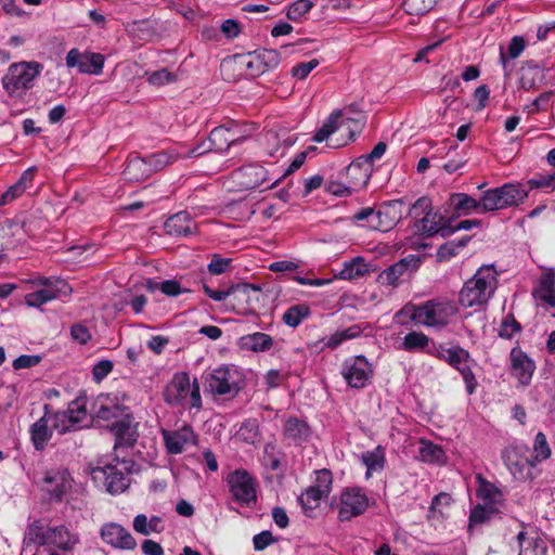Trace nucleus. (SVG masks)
Here are the masks:
<instances>
[{"mask_svg": "<svg viewBox=\"0 0 555 555\" xmlns=\"http://www.w3.org/2000/svg\"><path fill=\"white\" fill-rule=\"evenodd\" d=\"M496 284L498 279L494 266H482L463 285L459 295V302L465 308L483 306L494 294Z\"/></svg>", "mask_w": 555, "mask_h": 555, "instance_id": "nucleus-1", "label": "nucleus"}, {"mask_svg": "<svg viewBox=\"0 0 555 555\" xmlns=\"http://www.w3.org/2000/svg\"><path fill=\"white\" fill-rule=\"evenodd\" d=\"M43 69L42 64L36 61H23L9 66L2 77V87L13 99H23L26 92L35 86V80Z\"/></svg>", "mask_w": 555, "mask_h": 555, "instance_id": "nucleus-2", "label": "nucleus"}, {"mask_svg": "<svg viewBox=\"0 0 555 555\" xmlns=\"http://www.w3.org/2000/svg\"><path fill=\"white\" fill-rule=\"evenodd\" d=\"M400 313L409 314L416 324L441 328L456 313V308L449 301L428 300L422 305H406Z\"/></svg>", "mask_w": 555, "mask_h": 555, "instance_id": "nucleus-3", "label": "nucleus"}, {"mask_svg": "<svg viewBox=\"0 0 555 555\" xmlns=\"http://www.w3.org/2000/svg\"><path fill=\"white\" fill-rule=\"evenodd\" d=\"M528 191L520 183H504L483 192V212L496 211L521 205Z\"/></svg>", "mask_w": 555, "mask_h": 555, "instance_id": "nucleus-4", "label": "nucleus"}, {"mask_svg": "<svg viewBox=\"0 0 555 555\" xmlns=\"http://www.w3.org/2000/svg\"><path fill=\"white\" fill-rule=\"evenodd\" d=\"M205 390L214 396H235L241 389L242 376L232 365H221L204 376Z\"/></svg>", "mask_w": 555, "mask_h": 555, "instance_id": "nucleus-5", "label": "nucleus"}, {"mask_svg": "<svg viewBox=\"0 0 555 555\" xmlns=\"http://www.w3.org/2000/svg\"><path fill=\"white\" fill-rule=\"evenodd\" d=\"M261 287L249 283L232 285L231 301L227 308L238 315L255 313L260 301Z\"/></svg>", "mask_w": 555, "mask_h": 555, "instance_id": "nucleus-6", "label": "nucleus"}, {"mask_svg": "<svg viewBox=\"0 0 555 555\" xmlns=\"http://www.w3.org/2000/svg\"><path fill=\"white\" fill-rule=\"evenodd\" d=\"M227 482L233 499L241 505L250 506L257 502L256 481L245 469H235Z\"/></svg>", "mask_w": 555, "mask_h": 555, "instance_id": "nucleus-7", "label": "nucleus"}, {"mask_svg": "<svg viewBox=\"0 0 555 555\" xmlns=\"http://www.w3.org/2000/svg\"><path fill=\"white\" fill-rule=\"evenodd\" d=\"M528 452L527 444H513L502 450V459L516 479L526 480L531 477L530 468L535 464H532V459L528 457Z\"/></svg>", "mask_w": 555, "mask_h": 555, "instance_id": "nucleus-8", "label": "nucleus"}, {"mask_svg": "<svg viewBox=\"0 0 555 555\" xmlns=\"http://www.w3.org/2000/svg\"><path fill=\"white\" fill-rule=\"evenodd\" d=\"M414 233L423 237H433L439 235L442 238L452 235L451 220L446 219L439 211L427 210V212L416 219L413 224Z\"/></svg>", "mask_w": 555, "mask_h": 555, "instance_id": "nucleus-9", "label": "nucleus"}, {"mask_svg": "<svg viewBox=\"0 0 555 555\" xmlns=\"http://www.w3.org/2000/svg\"><path fill=\"white\" fill-rule=\"evenodd\" d=\"M341 375L347 384L357 389L364 388L373 376V369L364 356L345 360Z\"/></svg>", "mask_w": 555, "mask_h": 555, "instance_id": "nucleus-10", "label": "nucleus"}, {"mask_svg": "<svg viewBox=\"0 0 555 555\" xmlns=\"http://www.w3.org/2000/svg\"><path fill=\"white\" fill-rule=\"evenodd\" d=\"M422 262V257L417 255H408L395 262L392 266L383 270L378 275V281L383 285L397 286L401 278L415 272Z\"/></svg>", "mask_w": 555, "mask_h": 555, "instance_id": "nucleus-11", "label": "nucleus"}, {"mask_svg": "<svg viewBox=\"0 0 555 555\" xmlns=\"http://www.w3.org/2000/svg\"><path fill=\"white\" fill-rule=\"evenodd\" d=\"M369 506V500L361 489H346L340 495L338 516L341 521H348L362 515Z\"/></svg>", "mask_w": 555, "mask_h": 555, "instance_id": "nucleus-12", "label": "nucleus"}, {"mask_svg": "<svg viewBox=\"0 0 555 555\" xmlns=\"http://www.w3.org/2000/svg\"><path fill=\"white\" fill-rule=\"evenodd\" d=\"M175 156L166 152L149 155L145 158L140 156H133L129 159L124 173H132L134 171H141L144 173H154L163 171L166 167L175 162Z\"/></svg>", "mask_w": 555, "mask_h": 555, "instance_id": "nucleus-13", "label": "nucleus"}, {"mask_svg": "<svg viewBox=\"0 0 555 555\" xmlns=\"http://www.w3.org/2000/svg\"><path fill=\"white\" fill-rule=\"evenodd\" d=\"M66 65L77 67L81 74L100 75L104 66V56L101 53H81L72 49L66 55Z\"/></svg>", "mask_w": 555, "mask_h": 555, "instance_id": "nucleus-14", "label": "nucleus"}, {"mask_svg": "<svg viewBox=\"0 0 555 555\" xmlns=\"http://www.w3.org/2000/svg\"><path fill=\"white\" fill-rule=\"evenodd\" d=\"M102 540L114 548L132 551L137 547V541L132 534L117 522H107L101 528Z\"/></svg>", "mask_w": 555, "mask_h": 555, "instance_id": "nucleus-15", "label": "nucleus"}, {"mask_svg": "<svg viewBox=\"0 0 555 555\" xmlns=\"http://www.w3.org/2000/svg\"><path fill=\"white\" fill-rule=\"evenodd\" d=\"M279 180L271 181L268 178L259 179L258 176H227L223 186L228 192L242 193L254 190L263 192L271 189Z\"/></svg>", "mask_w": 555, "mask_h": 555, "instance_id": "nucleus-16", "label": "nucleus"}, {"mask_svg": "<svg viewBox=\"0 0 555 555\" xmlns=\"http://www.w3.org/2000/svg\"><path fill=\"white\" fill-rule=\"evenodd\" d=\"M509 360L513 375L518 379L520 385L528 386L535 371L534 361L518 346L511 350Z\"/></svg>", "mask_w": 555, "mask_h": 555, "instance_id": "nucleus-17", "label": "nucleus"}, {"mask_svg": "<svg viewBox=\"0 0 555 555\" xmlns=\"http://www.w3.org/2000/svg\"><path fill=\"white\" fill-rule=\"evenodd\" d=\"M231 130L233 129L230 127V122L214 128L208 138L209 147L197 146L192 153L198 156L212 150L220 153L225 152L231 145L237 144L238 137L231 138Z\"/></svg>", "mask_w": 555, "mask_h": 555, "instance_id": "nucleus-18", "label": "nucleus"}, {"mask_svg": "<svg viewBox=\"0 0 555 555\" xmlns=\"http://www.w3.org/2000/svg\"><path fill=\"white\" fill-rule=\"evenodd\" d=\"M94 479H104V486L111 494L124 492L129 486V479L115 465L106 464L93 470Z\"/></svg>", "mask_w": 555, "mask_h": 555, "instance_id": "nucleus-19", "label": "nucleus"}, {"mask_svg": "<svg viewBox=\"0 0 555 555\" xmlns=\"http://www.w3.org/2000/svg\"><path fill=\"white\" fill-rule=\"evenodd\" d=\"M191 388L190 376L186 372L176 373L164 390V399L171 405L181 404L188 399Z\"/></svg>", "mask_w": 555, "mask_h": 555, "instance_id": "nucleus-20", "label": "nucleus"}, {"mask_svg": "<svg viewBox=\"0 0 555 555\" xmlns=\"http://www.w3.org/2000/svg\"><path fill=\"white\" fill-rule=\"evenodd\" d=\"M163 438L169 454H180L186 446L196 443V436L190 426H183L178 430H163Z\"/></svg>", "mask_w": 555, "mask_h": 555, "instance_id": "nucleus-21", "label": "nucleus"}, {"mask_svg": "<svg viewBox=\"0 0 555 555\" xmlns=\"http://www.w3.org/2000/svg\"><path fill=\"white\" fill-rule=\"evenodd\" d=\"M43 482L48 486L47 492L51 500L62 501L65 493L70 489V478L66 469L48 470L43 477Z\"/></svg>", "mask_w": 555, "mask_h": 555, "instance_id": "nucleus-22", "label": "nucleus"}, {"mask_svg": "<svg viewBox=\"0 0 555 555\" xmlns=\"http://www.w3.org/2000/svg\"><path fill=\"white\" fill-rule=\"evenodd\" d=\"M401 204V201H392L384 204L376 210V220L372 222L371 230L382 232L391 230L401 217V211L398 209Z\"/></svg>", "mask_w": 555, "mask_h": 555, "instance_id": "nucleus-23", "label": "nucleus"}, {"mask_svg": "<svg viewBox=\"0 0 555 555\" xmlns=\"http://www.w3.org/2000/svg\"><path fill=\"white\" fill-rule=\"evenodd\" d=\"M164 229L168 235L186 236L194 232L196 223L189 212L180 211L166 220Z\"/></svg>", "mask_w": 555, "mask_h": 555, "instance_id": "nucleus-24", "label": "nucleus"}, {"mask_svg": "<svg viewBox=\"0 0 555 555\" xmlns=\"http://www.w3.org/2000/svg\"><path fill=\"white\" fill-rule=\"evenodd\" d=\"M476 480L478 482L476 495L482 501L481 504L501 508L504 503L502 491L480 474L476 476Z\"/></svg>", "mask_w": 555, "mask_h": 555, "instance_id": "nucleus-25", "label": "nucleus"}, {"mask_svg": "<svg viewBox=\"0 0 555 555\" xmlns=\"http://www.w3.org/2000/svg\"><path fill=\"white\" fill-rule=\"evenodd\" d=\"M46 413L30 427L31 441L36 450L41 451L46 448L52 437V428L48 425L49 405H44Z\"/></svg>", "mask_w": 555, "mask_h": 555, "instance_id": "nucleus-26", "label": "nucleus"}, {"mask_svg": "<svg viewBox=\"0 0 555 555\" xmlns=\"http://www.w3.org/2000/svg\"><path fill=\"white\" fill-rule=\"evenodd\" d=\"M48 545L54 546L62 552H69L78 542V538L73 535L68 529L61 525L49 528Z\"/></svg>", "mask_w": 555, "mask_h": 555, "instance_id": "nucleus-27", "label": "nucleus"}, {"mask_svg": "<svg viewBox=\"0 0 555 555\" xmlns=\"http://www.w3.org/2000/svg\"><path fill=\"white\" fill-rule=\"evenodd\" d=\"M430 353L438 359L446 361L453 369L459 367L462 362H469L470 360V353L460 346L446 348L440 345L435 347Z\"/></svg>", "mask_w": 555, "mask_h": 555, "instance_id": "nucleus-28", "label": "nucleus"}, {"mask_svg": "<svg viewBox=\"0 0 555 555\" xmlns=\"http://www.w3.org/2000/svg\"><path fill=\"white\" fill-rule=\"evenodd\" d=\"M519 546L518 555H546L547 547L545 542L538 534H528L520 531L517 534Z\"/></svg>", "mask_w": 555, "mask_h": 555, "instance_id": "nucleus-29", "label": "nucleus"}, {"mask_svg": "<svg viewBox=\"0 0 555 555\" xmlns=\"http://www.w3.org/2000/svg\"><path fill=\"white\" fill-rule=\"evenodd\" d=\"M111 430L115 436V450L122 447L129 448L133 446L137 440L134 431L131 430L128 417L113 423L111 425Z\"/></svg>", "mask_w": 555, "mask_h": 555, "instance_id": "nucleus-30", "label": "nucleus"}, {"mask_svg": "<svg viewBox=\"0 0 555 555\" xmlns=\"http://www.w3.org/2000/svg\"><path fill=\"white\" fill-rule=\"evenodd\" d=\"M49 537V528H46L41 521L35 520L29 524L23 539L24 547L29 546H47Z\"/></svg>", "mask_w": 555, "mask_h": 555, "instance_id": "nucleus-31", "label": "nucleus"}, {"mask_svg": "<svg viewBox=\"0 0 555 555\" xmlns=\"http://www.w3.org/2000/svg\"><path fill=\"white\" fill-rule=\"evenodd\" d=\"M451 203L460 215H468L476 210L483 212V194L479 199L465 193L452 194Z\"/></svg>", "mask_w": 555, "mask_h": 555, "instance_id": "nucleus-32", "label": "nucleus"}, {"mask_svg": "<svg viewBox=\"0 0 555 555\" xmlns=\"http://www.w3.org/2000/svg\"><path fill=\"white\" fill-rule=\"evenodd\" d=\"M501 513V508L485 504H477L469 514L468 531L475 526L483 525L494 519Z\"/></svg>", "mask_w": 555, "mask_h": 555, "instance_id": "nucleus-33", "label": "nucleus"}, {"mask_svg": "<svg viewBox=\"0 0 555 555\" xmlns=\"http://www.w3.org/2000/svg\"><path fill=\"white\" fill-rule=\"evenodd\" d=\"M323 498H327V495L313 486H310L304 493H301V495L298 496V502L301 505L305 515L312 517L314 509L319 507Z\"/></svg>", "mask_w": 555, "mask_h": 555, "instance_id": "nucleus-34", "label": "nucleus"}, {"mask_svg": "<svg viewBox=\"0 0 555 555\" xmlns=\"http://www.w3.org/2000/svg\"><path fill=\"white\" fill-rule=\"evenodd\" d=\"M470 240V235H464L459 240L449 241L440 245L436 254L437 260L440 262L448 261L451 258L455 257L459 254V250L464 248Z\"/></svg>", "mask_w": 555, "mask_h": 555, "instance_id": "nucleus-35", "label": "nucleus"}, {"mask_svg": "<svg viewBox=\"0 0 555 555\" xmlns=\"http://www.w3.org/2000/svg\"><path fill=\"white\" fill-rule=\"evenodd\" d=\"M244 347L255 352L269 350L273 346V339L266 333H254L242 338Z\"/></svg>", "mask_w": 555, "mask_h": 555, "instance_id": "nucleus-36", "label": "nucleus"}, {"mask_svg": "<svg viewBox=\"0 0 555 555\" xmlns=\"http://www.w3.org/2000/svg\"><path fill=\"white\" fill-rule=\"evenodd\" d=\"M284 434L287 438L298 442L307 439L310 431L306 422L297 417H289L285 423Z\"/></svg>", "mask_w": 555, "mask_h": 555, "instance_id": "nucleus-37", "label": "nucleus"}, {"mask_svg": "<svg viewBox=\"0 0 555 555\" xmlns=\"http://www.w3.org/2000/svg\"><path fill=\"white\" fill-rule=\"evenodd\" d=\"M362 462L366 466V478L371 477L372 472H380L385 465V453L380 446L376 447L373 451H367L362 454Z\"/></svg>", "mask_w": 555, "mask_h": 555, "instance_id": "nucleus-38", "label": "nucleus"}, {"mask_svg": "<svg viewBox=\"0 0 555 555\" xmlns=\"http://www.w3.org/2000/svg\"><path fill=\"white\" fill-rule=\"evenodd\" d=\"M310 308L305 304L291 306L283 314V322L289 327H297L305 319L310 315Z\"/></svg>", "mask_w": 555, "mask_h": 555, "instance_id": "nucleus-39", "label": "nucleus"}, {"mask_svg": "<svg viewBox=\"0 0 555 555\" xmlns=\"http://www.w3.org/2000/svg\"><path fill=\"white\" fill-rule=\"evenodd\" d=\"M145 287L151 293L160 291L163 294L169 297H177L184 292L177 280L157 282L150 279L146 281Z\"/></svg>", "mask_w": 555, "mask_h": 555, "instance_id": "nucleus-40", "label": "nucleus"}, {"mask_svg": "<svg viewBox=\"0 0 555 555\" xmlns=\"http://www.w3.org/2000/svg\"><path fill=\"white\" fill-rule=\"evenodd\" d=\"M62 292L56 288H42L25 296V302L29 307L39 308L43 304L56 299Z\"/></svg>", "mask_w": 555, "mask_h": 555, "instance_id": "nucleus-41", "label": "nucleus"}, {"mask_svg": "<svg viewBox=\"0 0 555 555\" xmlns=\"http://www.w3.org/2000/svg\"><path fill=\"white\" fill-rule=\"evenodd\" d=\"M33 177L34 176H21L20 180L2 194L0 206L7 205L21 196L31 184Z\"/></svg>", "mask_w": 555, "mask_h": 555, "instance_id": "nucleus-42", "label": "nucleus"}, {"mask_svg": "<svg viewBox=\"0 0 555 555\" xmlns=\"http://www.w3.org/2000/svg\"><path fill=\"white\" fill-rule=\"evenodd\" d=\"M429 345V337L422 332H410L408 333L403 340L401 348L405 351H421L424 350Z\"/></svg>", "mask_w": 555, "mask_h": 555, "instance_id": "nucleus-43", "label": "nucleus"}, {"mask_svg": "<svg viewBox=\"0 0 555 555\" xmlns=\"http://www.w3.org/2000/svg\"><path fill=\"white\" fill-rule=\"evenodd\" d=\"M67 416L75 430L80 427V423L87 417L86 399L77 398L73 400L66 410Z\"/></svg>", "mask_w": 555, "mask_h": 555, "instance_id": "nucleus-44", "label": "nucleus"}, {"mask_svg": "<svg viewBox=\"0 0 555 555\" xmlns=\"http://www.w3.org/2000/svg\"><path fill=\"white\" fill-rule=\"evenodd\" d=\"M341 116V111H334L324 121L322 127L317 131L313 135L312 141L314 142H323L331 134H333L338 129V119Z\"/></svg>", "mask_w": 555, "mask_h": 555, "instance_id": "nucleus-45", "label": "nucleus"}, {"mask_svg": "<svg viewBox=\"0 0 555 555\" xmlns=\"http://www.w3.org/2000/svg\"><path fill=\"white\" fill-rule=\"evenodd\" d=\"M526 48V41L521 36H515L512 38L507 52L504 51L503 47L500 48V61L503 67H506L507 59H517L520 56Z\"/></svg>", "mask_w": 555, "mask_h": 555, "instance_id": "nucleus-46", "label": "nucleus"}, {"mask_svg": "<svg viewBox=\"0 0 555 555\" xmlns=\"http://www.w3.org/2000/svg\"><path fill=\"white\" fill-rule=\"evenodd\" d=\"M533 453L534 454L531 456V459L532 464L535 465L542 461L547 460L551 456V449L547 443L546 436L542 431H539L535 435L533 443Z\"/></svg>", "mask_w": 555, "mask_h": 555, "instance_id": "nucleus-47", "label": "nucleus"}, {"mask_svg": "<svg viewBox=\"0 0 555 555\" xmlns=\"http://www.w3.org/2000/svg\"><path fill=\"white\" fill-rule=\"evenodd\" d=\"M238 436L247 443L258 442L260 440L258 421L256 418L246 420L240 427Z\"/></svg>", "mask_w": 555, "mask_h": 555, "instance_id": "nucleus-48", "label": "nucleus"}, {"mask_svg": "<svg viewBox=\"0 0 555 555\" xmlns=\"http://www.w3.org/2000/svg\"><path fill=\"white\" fill-rule=\"evenodd\" d=\"M437 0H403L402 8L409 15H423L428 13Z\"/></svg>", "mask_w": 555, "mask_h": 555, "instance_id": "nucleus-49", "label": "nucleus"}, {"mask_svg": "<svg viewBox=\"0 0 555 555\" xmlns=\"http://www.w3.org/2000/svg\"><path fill=\"white\" fill-rule=\"evenodd\" d=\"M521 332L520 323L515 319L513 313H507L501 321L499 337L512 339L515 334Z\"/></svg>", "mask_w": 555, "mask_h": 555, "instance_id": "nucleus-50", "label": "nucleus"}, {"mask_svg": "<svg viewBox=\"0 0 555 555\" xmlns=\"http://www.w3.org/2000/svg\"><path fill=\"white\" fill-rule=\"evenodd\" d=\"M257 57H259V62L261 66H263V72H268L279 66L281 62V55L279 51L273 49H264L260 51L254 52Z\"/></svg>", "mask_w": 555, "mask_h": 555, "instance_id": "nucleus-51", "label": "nucleus"}, {"mask_svg": "<svg viewBox=\"0 0 555 555\" xmlns=\"http://www.w3.org/2000/svg\"><path fill=\"white\" fill-rule=\"evenodd\" d=\"M48 420L52 422V428L55 429L59 434H65L67 431L75 430L74 426L70 424V420L68 418L66 411L53 413L49 411Z\"/></svg>", "mask_w": 555, "mask_h": 555, "instance_id": "nucleus-52", "label": "nucleus"}, {"mask_svg": "<svg viewBox=\"0 0 555 555\" xmlns=\"http://www.w3.org/2000/svg\"><path fill=\"white\" fill-rule=\"evenodd\" d=\"M421 448V456L425 462L439 463L444 457L441 447L433 442H423Z\"/></svg>", "mask_w": 555, "mask_h": 555, "instance_id": "nucleus-53", "label": "nucleus"}, {"mask_svg": "<svg viewBox=\"0 0 555 555\" xmlns=\"http://www.w3.org/2000/svg\"><path fill=\"white\" fill-rule=\"evenodd\" d=\"M362 258L357 257L351 262L345 264V268L340 271V278L352 280L362 276L365 273L364 263Z\"/></svg>", "mask_w": 555, "mask_h": 555, "instance_id": "nucleus-54", "label": "nucleus"}, {"mask_svg": "<svg viewBox=\"0 0 555 555\" xmlns=\"http://www.w3.org/2000/svg\"><path fill=\"white\" fill-rule=\"evenodd\" d=\"M35 285H41L43 288H56L57 291L62 292L63 295H66L72 292V287L61 279L56 278H42L38 276L31 281Z\"/></svg>", "mask_w": 555, "mask_h": 555, "instance_id": "nucleus-55", "label": "nucleus"}, {"mask_svg": "<svg viewBox=\"0 0 555 555\" xmlns=\"http://www.w3.org/2000/svg\"><path fill=\"white\" fill-rule=\"evenodd\" d=\"M457 372L462 375V378L466 386V391L468 395L475 392L478 383L476 380L475 374L473 373L468 362H462L459 367H455Z\"/></svg>", "mask_w": 555, "mask_h": 555, "instance_id": "nucleus-56", "label": "nucleus"}, {"mask_svg": "<svg viewBox=\"0 0 555 555\" xmlns=\"http://www.w3.org/2000/svg\"><path fill=\"white\" fill-rule=\"evenodd\" d=\"M317 477H315V483L313 485L314 488L323 492L325 495H328L332 490L333 485V475L332 472L323 468L320 470H317Z\"/></svg>", "mask_w": 555, "mask_h": 555, "instance_id": "nucleus-57", "label": "nucleus"}, {"mask_svg": "<svg viewBox=\"0 0 555 555\" xmlns=\"http://www.w3.org/2000/svg\"><path fill=\"white\" fill-rule=\"evenodd\" d=\"M312 7L313 3L310 0H297L288 7L286 15L289 20L297 21L308 13Z\"/></svg>", "mask_w": 555, "mask_h": 555, "instance_id": "nucleus-58", "label": "nucleus"}, {"mask_svg": "<svg viewBox=\"0 0 555 555\" xmlns=\"http://www.w3.org/2000/svg\"><path fill=\"white\" fill-rule=\"evenodd\" d=\"M433 203L429 197L423 196L420 197L410 208L409 215L415 221L420 217L424 216L427 210H431Z\"/></svg>", "mask_w": 555, "mask_h": 555, "instance_id": "nucleus-59", "label": "nucleus"}, {"mask_svg": "<svg viewBox=\"0 0 555 555\" xmlns=\"http://www.w3.org/2000/svg\"><path fill=\"white\" fill-rule=\"evenodd\" d=\"M553 95V91H545L541 93L531 104L526 106L529 114H537L541 111H546L550 106V101Z\"/></svg>", "mask_w": 555, "mask_h": 555, "instance_id": "nucleus-60", "label": "nucleus"}, {"mask_svg": "<svg viewBox=\"0 0 555 555\" xmlns=\"http://www.w3.org/2000/svg\"><path fill=\"white\" fill-rule=\"evenodd\" d=\"M317 151L315 146H308L307 150L298 153L288 164L283 173H295L305 164L309 154Z\"/></svg>", "mask_w": 555, "mask_h": 555, "instance_id": "nucleus-61", "label": "nucleus"}, {"mask_svg": "<svg viewBox=\"0 0 555 555\" xmlns=\"http://www.w3.org/2000/svg\"><path fill=\"white\" fill-rule=\"evenodd\" d=\"M319 63L320 62L317 59H313L306 63H299L292 68L291 73L293 77L302 80L319 65Z\"/></svg>", "mask_w": 555, "mask_h": 555, "instance_id": "nucleus-62", "label": "nucleus"}, {"mask_svg": "<svg viewBox=\"0 0 555 555\" xmlns=\"http://www.w3.org/2000/svg\"><path fill=\"white\" fill-rule=\"evenodd\" d=\"M147 80L153 86H164L165 83L175 81L176 76L172 73H170L167 68H162L159 70L152 73L149 76Z\"/></svg>", "mask_w": 555, "mask_h": 555, "instance_id": "nucleus-63", "label": "nucleus"}, {"mask_svg": "<svg viewBox=\"0 0 555 555\" xmlns=\"http://www.w3.org/2000/svg\"><path fill=\"white\" fill-rule=\"evenodd\" d=\"M114 364L111 360H101L99 361L92 370L93 379L96 383L103 380L112 371Z\"/></svg>", "mask_w": 555, "mask_h": 555, "instance_id": "nucleus-64", "label": "nucleus"}]
</instances>
